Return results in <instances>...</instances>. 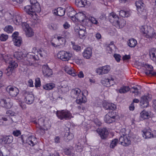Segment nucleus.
Instances as JSON below:
<instances>
[{
    "label": "nucleus",
    "mask_w": 156,
    "mask_h": 156,
    "mask_svg": "<svg viewBox=\"0 0 156 156\" xmlns=\"http://www.w3.org/2000/svg\"><path fill=\"white\" fill-rule=\"evenodd\" d=\"M150 99L149 94L142 96L140 98V105L143 108L147 107L149 105V101Z\"/></svg>",
    "instance_id": "16"
},
{
    "label": "nucleus",
    "mask_w": 156,
    "mask_h": 156,
    "mask_svg": "<svg viewBox=\"0 0 156 156\" xmlns=\"http://www.w3.org/2000/svg\"><path fill=\"white\" fill-rule=\"evenodd\" d=\"M1 140L2 144H6L5 147L7 146H9L10 140L9 139V136H4L1 139Z\"/></svg>",
    "instance_id": "36"
},
{
    "label": "nucleus",
    "mask_w": 156,
    "mask_h": 156,
    "mask_svg": "<svg viewBox=\"0 0 156 156\" xmlns=\"http://www.w3.org/2000/svg\"><path fill=\"white\" fill-rule=\"evenodd\" d=\"M58 118L61 120H67L71 119L72 114L69 111L67 110H58L56 112Z\"/></svg>",
    "instance_id": "4"
},
{
    "label": "nucleus",
    "mask_w": 156,
    "mask_h": 156,
    "mask_svg": "<svg viewBox=\"0 0 156 156\" xmlns=\"http://www.w3.org/2000/svg\"><path fill=\"white\" fill-rule=\"evenodd\" d=\"M119 141L118 139L115 138L111 142L110 147L111 148L113 149L117 146V144Z\"/></svg>",
    "instance_id": "43"
},
{
    "label": "nucleus",
    "mask_w": 156,
    "mask_h": 156,
    "mask_svg": "<svg viewBox=\"0 0 156 156\" xmlns=\"http://www.w3.org/2000/svg\"><path fill=\"white\" fill-rule=\"evenodd\" d=\"M13 134L14 136H18L21 134V132L19 130H16L13 132Z\"/></svg>",
    "instance_id": "55"
},
{
    "label": "nucleus",
    "mask_w": 156,
    "mask_h": 156,
    "mask_svg": "<svg viewBox=\"0 0 156 156\" xmlns=\"http://www.w3.org/2000/svg\"><path fill=\"white\" fill-rule=\"evenodd\" d=\"M13 23L16 25H19L23 23H22V19L21 16L18 14L15 13L14 14L11 18Z\"/></svg>",
    "instance_id": "21"
},
{
    "label": "nucleus",
    "mask_w": 156,
    "mask_h": 156,
    "mask_svg": "<svg viewBox=\"0 0 156 156\" xmlns=\"http://www.w3.org/2000/svg\"><path fill=\"white\" fill-rule=\"evenodd\" d=\"M30 2L31 5L37 8V11L41 12V8L40 5L36 0H30Z\"/></svg>",
    "instance_id": "35"
},
{
    "label": "nucleus",
    "mask_w": 156,
    "mask_h": 156,
    "mask_svg": "<svg viewBox=\"0 0 156 156\" xmlns=\"http://www.w3.org/2000/svg\"><path fill=\"white\" fill-rule=\"evenodd\" d=\"M28 86L30 87H34L33 82L32 79H29L28 82Z\"/></svg>",
    "instance_id": "58"
},
{
    "label": "nucleus",
    "mask_w": 156,
    "mask_h": 156,
    "mask_svg": "<svg viewBox=\"0 0 156 156\" xmlns=\"http://www.w3.org/2000/svg\"><path fill=\"white\" fill-rule=\"evenodd\" d=\"M48 27L50 30H55L58 28V25L56 23H51L48 26Z\"/></svg>",
    "instance_id": "45"
},
{
    "label": "nucleus",
    "mask_w": 156,
    "mask_h": 156,
    "mask_svg": "<svg viewBox=\"0 0 156 156\" xmlns=\"http://www.w3.org/2000/svg\"><path fill=\"white\" fill-rule=\"evenodd\" d=\"M70 24L67 22H65L64 24L63 25V27L65 29H67L69 28L70 27Z\"/></svg>",
    "instance_id": "59"
},
{
    "label": "nucleus",
    "mask_w": 156,
    "mask_h": 156,
    "mask_svg": "<svg viewBox=\"0 0 156 156\" xmlns=\"http://www.w3.org/2000/svg\"><path fill=\"white\" fill-rule=\"evenodd\" d=\"M10 66H9L7 68H6L5 70V73L8 76H9L10 75Z\"/></svg>",
    "instance_id": "60"
},
{
    "label": "nucleus",
    "mask_w": 156,
    "mask_h": 156,
    "mask_svg": "<svg viewBox=\"0 0 156 156\" xmlns=\"http://www.w3.org/2000/svg\"><path fill=\"white\" fill-rule=\"evenodd\" d=\"M37 142V138L34 136H29L26 139V143L31 146H34Z\"/></svg>",
    "instance_id": "23"
},
{
    "label": "nucleus",
    "mask_w": 156,
    "mask_h": 156,
    "mask_svg": "<svg viewBox=\"0 0 156 156\" xmlns=\"http://www.w3.org/2000/svg\"><path fill=\"white\" fill-rule=\"evenodd\" d=\"M75 5L79 7H83L88 5L90 3L87 0H75Z\"/></svg>",
    "instance_id": "25"
},
{
    "label": "nucleus",
    "mask_w": 156,
    "mask_h": 156,
    "mask_svg": "<svg viewBox=\"0 0 156 156\" xmlns=\"http://www.w3.org/2000/svg\"><path fill=\"white\" fill-rule=\"evenodd\" d=\"M22 27L25 31L26 36L28 37H31L33 36L34 32L32 28L27 22H23L22 24Z\"/></svg>",
    "instance_id": "14"
},
{
    "label": "nucleus",
    "mask_w": 156,
    "mask_h": 156,
    "mask_svg": "<svg viewBox=\"0 0 156 156\" xmlns=\"http://www.w3.org/2000/svg\"><path fill=\"white\" fill-rule=\"evenodd\" d=\"M119 15L122 17H128L130 15L129 11L124 10H121L119 13Z\"/></svg>",
    "instance_id": "38"
},
{
    "label": "nucleus",
    "mask_w": 156,
    "mask_h": 156,
    "mask_svg": "<svg viewBox=\"0 0 156 156\" xmlns=\"http://www.w3.org/2000/svg\"><path fill=\"white\" fill-rule=\"evenodd\" d=\"M140 30L143 34H145L146 37L147 38H152L154 35V29L151 27L149 28L147 25L142 26L140 28Z\"/></svg>",
    "instance_id": "6"
},
{
    "label": "nucleus",
    "mask_w": 156,
    "mask_h": 156,
    "mask_svg": "<svg viewBox=\"0 0 156 156\" xmlns=\"http://www.w3.org/2000/svg\"><path fill=\"white\" fill-rule=\"evenodd\" d=\"M130 90V88L129 86H123L121 87L119 90V92L121 94L125 93Z\"/></svg>",
    "instance_id": "40"
},
{
    "label": "nucleus",
    "mask_w": 156,
    "mask_h": 156,
    "mask_svg": "<svg viewBox=\"0 0 156 156\" xmlns=\"http://www.w3.org/2000/svg\"><path fill=\"white\" fill-rule=\"evenodd\" d=\"M8 38V36L7 34H2L0 36V40L2 41H5Z\"/></svg>",
    "instance_id": "50"
},
{
    "label": "nucleus",
    "mask_w": 156,
    "mask_h": 156,
    "mask_svg": "<svg viewBox=\"0 0 156 156\" xmlns=\"http://www.w3.org/2000/svg\"><path fill=\"white\" fill-rule=\"evenodd\" d=\"M115 45L113 44H109L107 47V49L108 51V53L111 54L113 51V48L115 47Z\"/></svg>",
    "instance_id": "48"
},
{
    "label": "nucleus",
    "mask_w": 156,
    "mask_h": 156,
    "mask_svg": "<svg viewBox=\"0 0 156 156\" xmlns=\"http://www.w3.org/2000/svg\"><path fill=\"white\" fill-rule=\"evenodd\" d=\"M38 124L40 127L43 126L44 127H46V128L44 129L45 130H48V129L50 127L49 124L45 125L44 122V121L42 119H40L38 121Z\"/></svg>",
    "instance_id": "37"
},
{
    "label": "nucleus",
    "mask_w": 156,
    "mask_h": 156,
    "mask_svg": "<svg viewBox=\"0 0 156 156\" xmlns=\"http://www.w3.org/2000/svg\"><path fill=\"white\" fill-rule=\"evenodd\" d=\"M19 105L23 109H25L26 108V104L24 102L22 101L20 102Z\"/></svg>",
    "instance_id": "57"
},
{
    "label": "nucleus",
    "mask_w": 156,
    "mask_h": 156,
    "mask_svg": "<svg viewBox=\"0 0 156 156\" xmlns=\"http://www.w3.org/2000/svg\"><path fill=\"white\" fill-rule=\"evenodd\" d=\"M123 136H121L119 139V142L122 145L127 146L129 145L131 143L130 138L127 137L126 133L125 132L122 134Z\"/></svg>",
    "instance_id": "13"
},
{
    "label": "nucleus",
    "mask_w": 156,
    "mask_h": 156,
    "mask_svg": "<svg viewBox=\"0 0 156 156\" xmlns=\"http://www.w3.org/2000/svg\"><path fill=\"white\" fill-rule=\"evenodd\" d=\"M71 94L73 98H76V102L79 104L85 103L87 99L83 92H81L80 89L76 88L73 89L71 91Z\"/></svg>",
    "instance_id": "3"
},
{
    "label": "nucleus",
    "mask_w": 156,
    "mask_h": 156,
    "mask_svg": "<svg viewBox=\"0 0 156 156\" xmlns=\"http://www.w3.org/2000/svg\"><path fill=\"white\" fill-rule=\"evenodd\" d=\"M72 149L70 148H65L63 149V151L64 153L66 155H69L71 152Z\"/></svg>",
    "instance_id": "53"
},
{
    "label": "nucleus",
    "mask_w": 156,
    "mask_h": 156,
    "mask_svg": "<svg viewBox=\"0 0 156 156\" xmlns=\"http://www.w3.org/2000/svg\"><path fill=\"white\" fill-rule=\"evenodd\" d=\"M144 67L146 69L144 73L146 75H151L152 76H156V72L153 71V68L151 65L149 64H145Z\"/></svg>",
    "instance_id": "22"
},
{
    "label": "nucleus",
    "mask_w": 156,
    "mask_h": 156,
    "mask_svg": "<svg viewBox=\"0 0 156 156\" xmlns=\"http://www.w3.org/2000/svg\"><path fill=\"white\" fill-rule=\"evenodd\" d=\"M89 20L92 24H97L98 23V20L92 16L89 17Z\"/></svg>",
    "instance_id": "49"
},
{
    "label": "nucleus",
    "mask_w": 156,
    "mask_h": 156,
    "mask_svg": "<svg viewBox=\"0 0 156 156\" xmlns=\"http://www.w3.org/2000/svg\"><path fill=\"white\" fill-rule=\"evenodd\" d=\"M64 137L68 141L72 140L74 137V135L72 133H70L69 131L65 133Z\"/></svg>",
    "instance_id": "41"
},
{
    "label": "nucleus",
    "mask_w": 156,
    "mask_h": 156,
    "mask_svg": "<svg viewBox=\"0 0 156 156\" xmlns=\"http://www.w3.org/2000/svg\"><path fill=\"white\" fill-rule=\"evenodd\" d=\"M131 92L134 94V97H136L140 94V92L138 88L136 87H131Z\"/></svg>",
    "instance_id": "39"
},
{
    "label": "nucleus",
    "mask_w": 156,
    "mask_h": 156,
    "mask_svg": "<svg viewBox=\"0 0 156 156\" xmlns=\"http://www.w3.org/2000/svg\"><path fill=\"white\" fill-rule=\"evenodd\" d=\"M78 77L80 78H83L84 77V75L83 72L82 71H80L78 74H77Z\"/></svg>",
    "instance_id": "63"
},
{
    "label": "nucleus",
    "mask_w": 156,
    "mask_h": 156,
    "mask_svg": "<svg viewBox=\"0 0 156 156\" xmlns=\"http://www.w3.org/2000/svg\"><path fill=\"white\" fill-rule=\"evenodd\" d=\"M55 85L53 83H47L43 85V87L44 89L47 90H52L55 87Z\"/></svg>",
    "instance_id": "32"
},
{
    "label": "nucleus",
    "mask_w": 156,
    "mask_h": 156,
    "mask_svg": "<svg viewBox=\"0 0 156 156\" xmlns=\"http://www.w3.org/2000/svg\"><path fill=\"white\" fill-rule=\"evenodd\" d=\"M83 55L84 58L89 59L92 56V49L90 47L86 48L84 49Z\"/></svg>",
    "instance_id": "26"
},
{
    "label": "nucleus",
    "mask_w": 156,
    "mask_h": 156,
    "mask_svg": "<svg viewBox=\"0 0 156 156\" xmlns=\"http://www.w3.org/2000/svg\"><path fill=\"white\" fill-rule=\"evenodd\" d=\"M72 56L71 54L64 51H60L57 54L58 58L63 61H68L71 59Z\"/></svg>",
    "instance_id": "10"
},
{
    "label": "nucleus",
    "mask_w": 156,
    "mask_h": 156,
    "mask_svg": "<svg viewBox=\"0 0 156 156\" xmlns=\"http://www.w3.org/2000/svg\"><path fill=\"white\" fill-rule=\"evenodd\" d=\"M73 10L71 12H69L68 14L69 13V14H72L73 13V15L69 16L72 20L73 22H81L83 21L84 20V16L83 14L81 12H79L77 13H75L76 11L73 9V8H72Z\"/></svg>",
    "instance_id": "7"
},
{
    "label": "nucleus",
    "mask_w": 156,
    "mask_h": 156,
    "mask_svg": "<svg viewBox=\"0 0 156 156\" xmlns=\"http://www.w3.org/2000/svg\"><path fill=\"white\" fill-rule=\"evenodd\" d=\"M19 90L17 88L13 86L10 87V96L15 97L19 94Z\"/></svg>",
    "instance_id": "31"
},
{
    "label": "nucleus",
    "mask_w": 156,
    "mask_h": 156,
    "mask_svg": "<svg viewBox=\"0 0 156 156\" xmlns=\"http://www.w3.org/2000/svg\"><path fill=\"white\" fill-rule=\"evenodd\" d=\"M18 65L15 61H10V72L12 71L14 69L17 67Z\"/></svg>",
    "instance_id": "44"
},
{
    "label": "nucleus",
    "mask_w": 156,
    "mask_h": 156,
    "mask_svg": "<svg viewBox=\"0 0 156 156\" xmlns=\"http://www.w3.org/2000/svg\"><path fill=\"white\" fill-rule=\"evenodd\" d=\"M34 99V96L32 94H28L25 97V102L28 104L33 103Z\"/></svg>",
    "instance_id": "30"
},
{
    "label": "nucleus",
    "mask_w": 156,
    "mask_h": 156,
    "mask_svg": "<svg viewBox=\"0 0 156 156\" xmlns=\"http://www.w3.org/2000/svg\"><path fill=\"white\" fill-rule=\"evenodd\" d=\"M96 131L102 139H105L108 137L109 133L106 128H98Z\"/></svg>",
    "instance_id": "17"
},
{
    "label": "nucleus",
    "mask_w": 156,
    "mask_h": 156,
    "mask_svg": "<svg viewBox=\"0 0 156 156\" xmlns=\"http://www.w3.org/2000/svg\"><path fill=\"white\" fill-rule=\"evenodd\" d=\"M117 115L115 112L111 111L108 112L105 116L104 120L107 123H111L115 122Z\"/></svg>",
    "instance_id": "8"
},
{
    "label": "nucleus",
    "mask_w": 156,
    "mask_h": 156,
    "mask_svg": "<svg viewBox=\"0 0 156 156\" xmlns=\"http://www.w3.org/2000/svg\"><path fill=\"white\" fill-rule=\"evenodd\" d=\"M142 132L143 133V136L145 139H148L154 137V134L152 132L151 130L150 129H145L142 131Z\"/></svg>",
    "instance_id": "24"
},
{
    "label": "nucleus",
    "mask_w": 156,
    "mask_h": 156,
    "mask_svg": "<svg viewBox=\"0 0 156 156\" xmlns=\"http://www.w3.org/2000/svg\"><path fill=\"white\" fill-rule=\"evenodd\" d=\"M127 44L128 46L131 48H134L137 44L136 40L133 38H131L129 40L127 41Z\"/></svg>",
    "instance_id": "33"
},
{
    "label": "nucleus",
    "mask_w": 156,
    "mask_h": 156,
    "mask_svg": "<svg viewBox=\"0 0 156 156\" xmlns=\"http://www.w3.org/2000/svg\"><path fill=\"white\" fill-rule=\"evenodd\" d=\"M151 118L150 113L145 110H143L140 113V119L141 120L148 119Z\"/></svg>",
    "instance_id": "27"
},
{
    "label": "nucleus",
    "mask_w": 156,
    "mask_h": 156,
    "mask_svg": "<svg viewBox=\"0 0 156 156\" xmlns=\"http://www.w3.org/2000/svg\"><path fill=\"white\" fill-rule=\"evenodd\" d=\"M19 33L17 32H14L12 36L14 44L17 47H20L22 42V38L18 36Z\"/></svg>",
    "instance_id": "15"
},
{
    "label": "nucleus",
    "mask_w": 156,
    "mask_h": 156,
    "mask_svg": "<svg viewBox=\"0 0 156 156\" xmlns=\"http://www.w3.org/2000/svg\"><path fill=\"white\" fill-rule=\"evenodd\" d=\"M65 39L62 37L58 36L57 38H53L51 42V45L54 47L64 45L66 42Z\"/></svg>",
    "instance_id": "11"
},
{
    "label": "nucleus",
    "mask_w": 156,
    "mask_h": 156,
    "mask_svg": "<svg viewBox=\"0 0 156 156\" xmlns=\"http://www.w3.org/2000/svg\"><path fill=\"white\" fill-rule=\"evenodd\" d=\"M65 12V9L60 7L58 8L57 9H55L54 11V13L56 15L62 16L64 15Z\"/></svg>",
    "instance_id": "29"
},
{
    "label": "nucleus",
    "mask_w": 156,
    "mask_h": 156,
    "mask_svg": "<svg viewBox=\"0 0 156 156\" xmlns=\"http://www.w3.org/2000/svg\"><path fill=\"white\" fill-rule=\"evenodd\" d=\"M65 70L68 74L73 76H76L77 75L76 72H75V71L74 70H73L71 68H70L69 69H66Z\"/></svg>",
    "instance_id": "42"
},
{
    "label": "nucleus",
    "mask_w": 156,
    "mask_h": 156,
    "mask_svg": "<svg viewBox=\"0 0 156 156\" xmlns=\"http://www.w3.org/2000/svg\"><path fill=\"white\" fill-rule=\"evenodd\" d=\"M7 120V119L2 116H0V125H4V122L6 121Z\"/></svg>",
    "instance_id": "52"
},
{
    "label": "nucleus",
    "mask_w": 156,
    "mask_h": 156,
    "mask_svg": "<svg viewBox=\"0 0 156 156\" xmlns=\"http://www.w3.org/2000/svg\"><path fill=\"white\" fill-rule=\"evenodd\" d=\"M42 71L44 76L46 77H48L53 74L52 70L47 65H44L42 66Z\"/></svg>",
    "instance_id": "18"
},
{
    "label": "nucleus",
    "mask_w": 156,
    "mask_h": 156,
    "mask_svg": "<svg viewBox=\"0 0 156 156\" xmlns=\"http://www.w3.org/2000/svg\"><path fill=\"white\" fill-rule=\"evenodd\" d=\"M1 104L3 106L8 108L9 107V103H8L5 100H2L1 101Z\"/></svg>",
    "instance_id": "51"
},
{
    "label": "nucleus",
    "mask_w": 156,
    "mask_h": 156,
    "mask_svg": "<svg viewBox=\"0 0 156 156\" xmlns=\"http://www.w3.org/2000/svg\"><path fill=\"white\" fill-rule=\"evenodd\" d=\"M114 57L117 62H119L121 59V56L119 54H115L114 55Z\"/></svg>",
    "instance_id": "54"
},
{
    "label": "nucleus",
    "mask_w": 156,
    "mask_h": 156,
    "mask_svg": "<svg viewBox=\"0 0 156 156\" xmlns=\"http://www.w3.org/2000/svg\"><path fill=\"white\" fill-rule=\"evenodd\" d=\"M23 54L22 52L17 51L14 54V55L15 58H16L17 59H21L23 57Z\"/></svg>",
    "instance_id": "46"
},
{
    "label": "nucleus",
    "mask_w": 156,
    "mask_h": 156,
    "mask_svg": "<svg viewBox=\"0 0 156 156\" xmlns=\"http://www.w3.org/2000/svg\"><path fill=\"white\" fill-rule=\"evenodd\" d=\"M130 58V56L129 55H125L122 57L123 60L124 61L129 60Z\"/></svg>",
    "instance_id": "62"
},
{
    "label": "nucleus",
    "mask_w": 156,
    "mask_h": 156,
    "mask_svg": "<svg viewBox=\"0 0 156 156\" xmlns=\"http://www.w3.org/2000/svg\"><path fill=\"white\" fill-rule=\"evenodd\" d=\"M110 70V67L108 65L100 67L96 69V71L97 73L99 75H102L107 73Z\"/></svg>",
    "instance_id": "20"
},
{
    "label": "nucleus",
    "mask_w": 156,
    "mask_h": 156,
    "mask_svg": "<svg viewBox=\"0 0 156 156\" xmlns=\"http://www.w3.org/2000/svg\"><path fill=\"white\" fill-rule=\"evenodd\" d=\"M75 32L79 35V37L81 39L85 37L87 32L86 27L82 25L76 26L75 27Z\"/></svg>",
    "instance_id": "9"
},
{
    "label": "nucleus",
    "mask_w": 156,
    "mask_h": 156,
    "mask_svg": "<svg viewBox=\"0 0 156 156\" xmlns=\"http://www.w3.org/2000/svg\"><path fill=\"white\" fill-rule=\"evenodd\" d=\"M41 81L40 78L37 77L35 79V86L36 87H40L41 86Z\"/></svg>",
    "instance_id": "47"
},
{
    "label": "nucleus",
    "mask_w": 156,
    "mask_h": 156,
    "mask_svg": "<svg viewBox=\"0 0 156 156\" xmlns=\"http://www.w3.org/2000/svg\"><path fill=\"white\" fill-rule=\"evenodd\" d=\"M152 107L154 110V111L156 112V100H154L153 101Z\"/></svg>",
    "instance_id": "64"
},
{
    "label": "nucleus",
    "mask_w": 156,
    "mask_h": 156,
    "mask_svg": "<svg viewBox=\"0 0 156 156\" xmlns=\"http://www.w3.org/2000/svg\"><path fill=\"white\" fill-rule=\"evenodd\" d=\"M32 51L34 52H32L28 53L25 58L28 62L27 64L29 65L33 64L34 61L38 60L39 59V55L42 57L45 54V51L42 48L37 49V48L34 47L33 48Z\"/></svg>",
    "instance_id": "1"
},
{
    "label": "nucleus",
    "mask_w": 156,
    "mask_h": 156,
    "mask_svg": "<svg viewBox=\"0 0 156 156\" xmlns=\"http://www.w3.org/2000/svg\"><path fill=\"white\" fill-rule=\"evenodd\" d=\"M109 19L112 25L117 28H122L126 24V21L123 19L119 20V17L114 12H112L109 14Z\"/></svg>",
    "instance_id": "2"
},
{
    "label": "nucleus",
    "mask_w": 156,
    "mask_h": 156,
    "mask_svg": "<svg viewBox=\"0 0 156 156\" xmlns=\"http://www.w3.org/2000/svg\"><path fill=\"white\" fill-rule=\"evenodd\" d=\"M149 54L151 59L156 62V48H151Z\"/></svg>",
    "instance_id": "34"
},
{
    "label": "nucleus",
    "mask_w": 156,
    "mask_h": 156,
    "mask_svg": "<svg viewBox=\"0 0 156 156\" xmlns=\"http://www.w3.org/2000/svg\"><path fill=\"white\" fill-rule=\"evenodd\" d=\"M101 82L104 86L108 87L113 86L115 84L114 79L112 77L109 78L108 77L103 78L101 80Z\"/></svg>",
    "instance_id": "12"
},
{
    "label": "nucleus",
    "mask_w": 156,
    "mask_h": 156,
    "mask_svg": "<svg viewBox=\"0 0 156 156\" xmlns=\"http://www.w3.org/2000/svg\"><path fill=\"white\" fill-rule=\"evenodd\" d=\"M24 11L34 20L37 18V15L36 13H39L40 12L37 11V8L31 5H27L24 7Z\"/></svg>",
    "instance_id": "5"
},
{
    "label": "nucleus",
    "mask_w": 156,
    "mask_h": 156,
    "mask_svg": "<svg viewBox=\"0 0 156 156\" xmlns=\"http://www.w3.org/2000/svg\"><path fill=\"white\" fill-rule=\"evenodd\" d=\"M135 5L137 8V10L139 13L141 15L142 12L144 11V4L142 0H137L135 2Z\"/></svg>",
    "instance_id": "19"
},
{
    "label": "nucleus",
    "mask_w": 156,
    "mask_h": 156,
    "mask_svg": "<svg viewBox=\"0 0 156 156\" xmlns=\"http://www.w3.org/2000/svg\"><path fill=\"white\" fill-rule=\"evenodd\" d=\"M73 48L76 51H78L80 50L81 47L80 46L78 45H73Z\"/></svg>",
    "instance_id": "56"
},
{
    "label": "nucleus",
    "mask_w": 156,
    "mask_h": 156,
    "mask_svg": "<svg viewBox=\"0 0 156 156\" xmlns=\"http://www.w3.org/2000/svg\"><path fill=\"white\" fill-rule=\"evenodd\" d=\"M54 140L55 143L57 144L60 142V138L58 136H56L54 138Z\"/></svg>",
    "instance_id": "61"
},
{
    "label": "nucleus",
    "mask_w": 156,
    "mask_h": 156,
    "mask_svg": "<svg viewBox=\"0 0 156 156\" xmlns=\"http://www.w3.org/2000/svg\"><path fill=\"white\" fill-rule=\"evenodd\" d=\"M103 107L106 110H109L114 111L116 108V105L112 103L104 102L103 103Z\"/></svg>",
    "instance_id": "28"
}]
</instances>
